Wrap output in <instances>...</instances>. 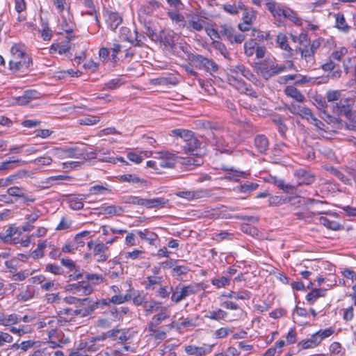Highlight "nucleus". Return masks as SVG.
<instances>
[{"label":"nucleus","mask_w":356,"mask_h":356,"mask_svg":"<svg viewBox=\"0 0 356 356\" xmlns=\"http://www.w3.org/2000/svg\"><path fill=\"white\" fill-rule=\"evenodd\" d=\"M11 58L9 60V69L14 72L28 70L32 64V60L19 44H15L10 49Z\"/></svg>","instance_id":"f257e3e1"},{"label":"nucleus","mask_w":356,"mask_h":356,"mask_svg":"<svg viewBox=\"0 0 356 356\" xmlns=\"http://www.w3.org/2000/svg\"><path fill=\"white\" fill-rule=\"evenodd\" d=\"M347 53L348 50L346 47H341L339 49L332 51L327 61L321 65V69L324 72H332L329 77L332 79H337L341 77L342 71L334 61H341Z\"/></svg>","instance_id":"f03ea898"},{"label":"nucleus","mask_w":356,"mask_h":356,"mask_svg":"<svg viewBox=\"0 0 356 356\" xmlns=\"http://www.w3.org/2000/svg\"><path fill=\"white\" fill-rule=\"evenodd\" d=\"M286 68L285 65H279L273 60H265L258 67V70L266 80L285 72Z\"/></svg>","instance_id":"7ed1b4c3"},{"label":"nucleus","mask_w":356,"mask_h":356,"mask_svg":"<svg viewBox=\"0 0 356 356\" xmlns=\"http://www.w3.org/2000/svg\"><path fill=\"white\" fill-rule=\"evenodd\" d=\"M124 202L131 204L144 206L147 208L163 207L168 203V200L163 197H156L147 200L136 196H129L125 198Z\"/></svg>","instance_id":"20e7f679"},{"label":"nucleus","mask_w":356,"mask_h":356,"mask_svg":"<svg viewBox=\"0 0 356 356\" xmlns=\"http://www.w3.org/2000/svg\"><path fill=\"white\" fill-rule=\"evenodd\" d=\"M196 292L197 288L194 285L179 284L176 286L175 289H172L171 300L177 304L186 298L188 296L195 294Z\"/></svg>","instance_id":"39448f33"},{"label":"nucleus","mask_w":356,"mask_h":356,"mask_svg":"<svg viewBox=\"0 0 356 356\" xmlns=\"http://www.w3.org/2000/svg\"><path fill=\"white\" fill-rule=\"evenodd\" d=\"M220 33L226 37L231 43L241 44L245 38V35L236 33L234 28L227 24L220 26Z\"/></svg>","instance_id":"423d86ee"},{"label":"nucleus","mask_w":356,"mask_h":356,"mask_svg":"<svg viewBox=\"0 0 356 356\" xmlns=\"http://www.w3.org/2000/svg\"><path fill=\"white\" fill-rule=\"evenodd\" d=\"M227 82L240 92L256 97L255 92H254L252 88H248L246 83L242 79L238 77V76L234 74L229 75Z\"/></svg>","instance_id":"0eeeda50"},{"label":"nucleus","mask_w":356,"mask_h":356,"mask_svg":"<svg viewBox=\"0 0 356 356\" xmlns=\"http://www.w3.org/2000/svg\"><path fill=\"white\" fill-rule=\"evenodd\" d=\"M294 177L298 186L309 185L315 181V175L304 168L296 170L294 172Z\"/></svg>","instance_id":"6e6552de"},{"label":"nucleus","mask_w":356,"mask_h":356,"mask_svg":"<svg viewBox=\"0 0 356 356\" xmlns=\"http://www.w3.org/2000/svg\"><path fill=\"white\" fill-rule=\"evenodd\" d=\"M265 6L275 19L277 21L282 20L286 7L274 0H266Z\"/></svg>","instance_id":"1a4fd4ad"},{"label":"nucleus","mask_w":356,"mask_h":356,"mask_svg":"<svg viewBox=\"0 0 356 356\" xmlns=\"http://www.w3.org/2000/svg\"><path fill=\"white\" fill-rule=\"evenodd\" d=\"M302 201H304V200L300 198V197H284L282 196L278 195H270L268 199V205L270 207H277L288 202H292V204H295L296 202L298 204H302Z\"/></svg>","instance_id":"9d476101"},{"label":"nucleus","mask_w":356,"mask_h":356,"mask_svg":"<svg viewBox=\"0 0 356 356\" xmlns=\"http://www.w3.org/2000/svg\"><path fill=\"white\" fill-rule=\"evenodd\" d=\"M338 218L337 216H336L334 213H330L328 214V216L324 217H320L319 218V222L320 224L323 225L325 227H327L329 229L334 230V231H338L343 229V226L341 225L339 222L336 220V219Z\"/></svg>","instance_id":"9b49d317"},{"label":"nucleus","mask_w":356,"mask_h":356,"mask_svg":"<svg viewBox=\"0 0 356 356\" xmlns=\"http://www.w3.org/2000/svg\"><path fill=\"white\" fill-rule=\"evenodd\" d=\"M264 180L270 184L277 186L280 189L282 190L284 193H293L296 190V186L289 184H284V180L277 178L275 176L268 175L264 178Z\"/></svg>","instance_id":"f8f14e48"},{"label":"nucleus","mask_w":356,"mask_h":356,"mask_svg":"<svg viewBox=\"0 0 356 356\" xmlns=\"http://www.w3.org/2000/svg\"><path fill=\"white\" fill-rule=\"evenodd\" d=\"M286 108L290 113L298 115L309 120V116H312V111L310 108L295 103L286 105Z\"/></svg>","instance_id":"ddd939ff"},{"label":"nucleus","mask_w":356,"mask_h":356,"mask_svg":"<svg viewBox=\"0 0 356 356\" xmlns=\"http://www.w3.org/2000/svg\"><path fill=\"white\" fill-rule=\"evenodd\" d=\"M345 102L347 103L346 104L342 101L336 103L335 107L341 115H345L349 120H353L355 117V112L350 107V103H353V99H346Z\"/></svg>","instance_id":"4468645a"},{"label":"nucleus","mask_w":356,"mask_h":356,"mask_svg":"<svg viewBox=\"0 0 356 356\" xmlns=\"http://www.w3.org/2000/svg\"><path fill=\"white\" fill-rule=\"evenodd\" d=\"M73 301L70 302V303H79L81 305H88L89 307H94V311L98 308V307H103L104 306L108 305L111 301H110V299H102L100 301H96L94 302H92V300L88 298H72Z\"/></svg>","instance_id":"2eb2a0df"},{"label":"nucleus","mask_w":356,"mask_h":356,"mask_svg":"<svg viewBox=\"0 0 356 356\" xmlns=\"http://www.w3.org/2000/svg\"><path fill=\"white\" fill-rule=\"evenodd\" d=\"M93 254L97 257V261L104 262L110 256L108 247L103 243H97L93 248Z\"/></svg>","instance_id":"dca6fc26"},{"label":"nucleus","mask_w":356,"mask_h":356,"mask_svg":"<svg viewBox=\"0 0 356 356\" xmlns=\"http://www.w3.org/2000/svg\"><path fill=\"white\" fill-rule=\"evenodd\" d=\"M69 290L74 291V293H82L84 295H89L93 291V287L88 281L83 280L70 284Z\"/></svg>","instance_id":"f3484780"},{"label":"nucleus","mask_w":356,"mask_h":356,"mask_svg":"<svg viewBox=\"0 0 356 356\" xmlns=\"http://www.w3.org/2000/svg\"><path fill=\"white\" fill-rule=\"evenodd\" d=\"M213 345H207L202 347L195 346H188L185 348V351L190 355L203 356L210 353L212 350Z\"/></svg>","instance_id":"a211bd4d"},{"label":"nucleus","mask_w":356,"mask_h":356,"mask_svg":"<svg viewBox=\"0 0 356 356\" xmlns=\"http://www.w3.org/2000/svg\"><path fill=\"white\" fill-rule=\"evenodd\" d=\"M205 21L198 17L188 15V19L186 21V27L189 30L201 31L204 26Z\"/></svg>","instance_id":"6ab92c4d"},{"label":"nucleus","mask_w":356,"mask_h":356,"mask_svg":"<svg viewBox=\"0 0 356 356\" xmlns=\"http://www.w3.org/2000/svg\"><path fill=\"white\" fill-rule=\"evenodd\" d=\"M86 307L82 309H72L70 308H65L60 311L61 314L70 315V316H80L82 317H85L90 314L92 312H94V307H89L88 305H86Z\"/></svg>","instance_id":"aec40b11"},{"label":"nucleus","mask_w":356,"mask_h":356,"mask_svg":"<svg viewBox=\"0 0 356 356\" xmlns=\"http://www.w3.org/2000/svg\"><path fill=\"white\" fill-rule=\"evenodd\" d=\"M161 41L171 49L175 46L176 33L171 30H163L160 35Z\"/></svg>","instance_id":"412c9836"},{"label":"nucleus","mask_w":356,"mask_h":356,"mask_svg":"<svg viewBox=\"0 0 356 356\" xmlns=\"http://www.w3.org/2000/svg\"><path fill=\"white\" fill-rule=\"evenodd\" d=\"M179 197L185 198L188 200L200 199L207 195V193L202 190L180 191L177 193Z\"/></svg>","instance_id":"4be33fe9"},{"label":"nucleus","mask_w":356,"mask_h":356,"mask_svg":"<svg viewBox=\"0 0 356 356\" xmlns=\"http://www.w3.org/2000/svg\"><path fill=\"white\" fill-rule=\"evenodd\" d=\"M335 27L342 33H347L350 30V26L346 23L344 15L339 13L334 14Z\"/></svg>","instance_id":"5701e85b"},{"label":"nucleus","mask_w":356,"mask_h":356,"mask_svg":"<svg viewBox=\"0 0 356 356\" xmlns=\"http://www.w3.org/2000/svg\"><path fill=\"white\" fill-rule=\"evenodd\" d=\"M284 93L286 95L294 99L298 102L302 103L306 101V98L304 95H302L300 91L293 86H286L284 89Z\"/></svg>","instance_id":"b1692460"},{"label":"nucleus","mask_w":356,"mask_h":356,"mask_svg":"<svg viewBox=\"0 0 356 356\" xmlns=\"http://www.w3.org/2000/svg\"><path fill=\"white\" fill-rule=\"evenodd\" d=\"M321 341L322 337L321 338L318 334L315 333L309 339L300 341L299 344L303 349H307L317 346Z\"/></svg>","instance_id":"393cba45"},{"label":"nucleus","mask_w":356,"mask_h":356,"mask_svg":"<svg viewBox=\"0 0 356 356\" xmlns=\"http://www.w3.org/2000/svg\"><path fill=\"white\" fill-rule=\"evenodd\" d=\"M276 42L280 49L288 53L289 56L293 55V49L289 45L288 38L285 34L280 33L277 35Z\"/></svg>","instance_id":"a878e982"},{"label":"nucleus","mask_w":356,"mask_h":356,"mask_svg":"<svg viewBox=\"0 0 356 356\" xmlns=\"http://www.w3.org/2000/svg\"><path fill=\"white\" fill-rule=\"evenodd\" d=\"M22 320V317L16 314H11L6 315L3 313V317L0 321V324L4 326H10L19 323Z\"/></svg>","instance_id":"bb28decb"},{"label":"nucleus","mask_w":356,"mask_h":356,"mask_svg":"<svg viewBox=\"0 0 356 356\" xmlns=\"http://www.w3.org/2000/svg\"><path fill=\"white\" fill-rule=\"evenodd\" d=\"M254 145L259 152L264 153L268 148V140L264 135H257L254 138Z\"/></svg>","instance_id":"cd10ccee"},{"label":"nucleus","mask_w":356,"mask_h":356,"mask_svg":"<svg viewBox=\"0 0 356 356\" xmlns=\"http://www.w3.org/2000/svg\"><path fill=\"white\" fill-rule=\"evenodd\" d=\"M282 17L289 19L290 21L293 22L296 25H298V26L302 25V20L298 17L296 12H295L294 10H293L292 9H291L288 7L285 8Z\"/></svg>","instance_id":"c85d7f7f"},{"label":"nucleus","mask_w":356,"mask_h":356,"mask_svg":"<svg viewBox=\"0 0 356 356\" xmlns=\"http://www.w3.org/2000/svg\"><path fill=\"white\" fill-rule=\"evenodd\" d=\"M37 95L38 92L35 90H26L22 96L18 97L17 102L20 105H26L32 99L37 98Z\"/></svg>","instance_id":"c756f323"},{"label":"nucleus","mask_w":356,"mask_h":356,"mask_svg":"<svg viewBox=\"0 0 356 356\" xmlns=\"http://www.w3.org/2000/svg\"><path fill=\"white\" fill-rule=\"evenodd\" d=\"M170 315L165 312H160L152 318V320L148 323V329H152V327H156L163 321L168 318Z\"/></svg>","instance_id":"7c9ffc66"},{"label":"nucleus","mask_w":356,"mask_h":356,"mask_svg":"<svg viewBox=\"0 0 356 356\" xmlns=\"http://www.w3.org/2000/svg\"><path fill=\"white\" fill-rule=\"evenodd\" d=\"M326 289H316L309 292L307 296L306 300L310 304H313L320 297L325 296Z\"/></svg>","instance_id":"2f4dec72"},{"label":"nucleus","mask_w":356,"mask_h":356,"mask_svg":"<svg viewBox=\"0 0 356 356\" xmlns=\"http://www.w3.org/2000/svg\"><path fill=\"white\" fill-rule=\"evenodd\" d=\"M89 192L91 195H107L111 193L108 184H97L90 188Z\"/></svg>","instance_id":"473e14b6"},{"label":"nucleus","mask_w":356,"mask_h":356,"mask_svg":"<svg viewBox=\"0 0 356 356\" xmlns=\"http://www.w3.org/2000/svg\"><path fill=\"white\" fill-rule=\"evenodd\" d=\"M200 143L193 135L191 138L184 143V145H183L182 147L186 152L193 153L200 146Z\"/></svg>","instance_id":"72a5a7b5"},{"label":"nucleus","mask_w":356,"mask_h":356,"mask_svg":"<svg viewBox=\"0 0 356 356\" xmlns=\"http://www.w3.org/2000/svg\"><path fill=\"white\" fill-rule=\"evenodd\" d=\"M301 57L305 60L309 66H312L315 63L314 54L312 50H310L308 47L305 46L304 48H300Z\"/></svg>","instance_id":"f704fd0d"},{"label":"nucleus","mask_w":356,"mask_h":356,"mask_svg":"<svg viewBox=\"0 0 356 356\" xmlns=\"http://www.w3.org/2000/svg\"><path fill=\"white\" fill-rule=\"evenodd\" d=\"M107 22L112 30H115L122 22V18L118 13H108Z\"/></svg>","instance_id":"c9c22d12"},{"label":"nucleus","mask_w":356,"mask_h":356,"mask_svg":"<svg viewBox=\"0 0 356 356\" xmlns=\"http://www.w3.org/2000/svg\"><path fill=\"white\" fill-rule=\"evenodd\" d=\"M137 234L141 239L148 241L151 245H154V241L158 238V236L155 233L150 232L147 229L144 231H138Z\"/></svg>","instance_id":"e433bc0d"},{"label":"nucleus","mask_w":356,"mask_h":356,"mask_svg":"<svg viewBox=\"0 0 356 356\" xmlns=\"http://www.w3.org/2000/svg\"><path fill=\"white\" fill-rule=\"evenodd\" d=\"M227 312L223 311L221 309H218L216 311H209L205 315L204 318L215 320V321H220L224 319L227 316Z\"/></svg>","instance_id":"4c0bfd02"},{"label":"nucleus","mask_w":356,"mask_h":356,"mask_svg":"<svg viewBox=\"0 0 356 356\" xmlns=\"http://www.w3.org/2000/svg\"><path fill=\"white\" fill-rule=\"evenodd\" d=\"M161 303L157 301H146L143 304V309L146 313V315H149L153 313L154 311L158 310L161 307Z\"/></svg>","instance_id":"58836bf2"},{"label":"nucleus","mask_w":356,"mask_h":356,"mask_svg":"<svg viewBox=\"0 0 356 356\" xmlns=\"http://www.w3.org/2000/svg\"><path fill=\"white\" fill-rule=\"evenodd\" d=\"M225 296L236 300H248L251 297V293L247 290L240 291L238 292L231 291L229 294L225 295Z\"/></svg>","instance_id":"ea45409f"},{"label":"nucleus","mask_w":356,"mask_h":356,"mask_svg":"<svg viewBox=\"0 0 356 356\" xmlns=\"http://www.w3.org/2000/svg\"><path fill=\"white\" fill-rule=\"evenodd\" d=\"M84 277L86 280L92 284H99L104 282L105 278L102 275L86 273Z\"/></svg>","instance_id":"a19ab883"},{"label":"nucleus","mask_w":356,"mask_h":356,"mask_svg":"<svg viewBox=\"0 0 356 356\" xmlns=\"http://www.w3.org/2000/svg\"><path fill=\"white\" fill-rule=\"evenodd\" d=\"M172 134L175 136L182 138L184 143L188 139L191 138V137L193 136V133L191 131L181 129H173L172 131Z\"/></svg>","instance_id":"79ce46f5"},{"label":"nucleus","mask_w":356,"mask_h":356,"mask_svg":"<svg viewBox=\"0 0 356 356\" xmlns=\"http://www.w3.org/2000/svg\"><path fill=\"white\" fill-rule=\"evenodd\" d=\"M222 169L228 172V175L225 177V178L230 181H238L240 177L243 176V172L235 170L233 168H228L227 167H222Z\"/></svg>","instance_id":"37998d69"},{"label":"nucleus","mask_w":356,"mask_h":356,"mask_svg":"<svg viewBox=\"0 0 356 356\" xmlns=\"http://www.w3.org/2000/svg\"><path fill=\"white\" fill-rule=\"evenodd\" d=\"M102 213L110 215L120 216L124 212V209L122 207L110 205L106 207L102 208Z\"/></svg>","instance_id":"c03bdc74"},{"label":"nucleus","mask_w":356,"mask_h":356,"mask_svg":"<svg viewBox=\"0 0 356 356\" xmlns=\"http://www.w3.org/2000/svg\"><path fill=\"white\" fill-rule=\"evenodd\" d=\"M169 17L179 27L184 28L186 26V21L181 14L177 12L169 13Z\"/></svg>","instance_id":"a18cd8bd"},{"label":"nucleus","mask_w":356,"mask_h":356,"mask_svg":"<svg viewBox=\"0 0 356 356\" xmlns=\"http://www.w3.org/2000/svg\"><path fill=\"white\" fill-rule=\"evenodd\" d=\"M159 3L156 1H150L147 4L143 5L139 10V15L150 14L153 10L159 7Z\"/></svg>","instance_id":"49530a36"},{"label":"nucleus","mask_w":356,"mask_h":356,"mask_svg":"<svg viewBox=\"0 0 356 356\" xmlns=\"http://www.w3.org/2000/svg\"><path fill=\"white\" fill-rule=\"evenodd\" d=\"M65 155L67 157L81 159L83 155V152L78 147H69L64 150Z\"/></svg>","instance_id":"de8ad7c7"},{"label":"nucleus","mask_w":356,"mask_h":356,"mask_svg":"<svg viewBox=\"0 0 356 356\" xmlns=\"http://www.w3.org/2000/svg\"><path fill=\"white\" fill-rule=\"evenodd\" d=\"M230 72L235 76H238V74H241L246 78H248L249 76L252 75L250 70H247L243 65L236 66L231 69Z\"/></svg>","instance_id":"09e8293b"},{"label":"nucleus","mask_w":356,"mask_h":356,"mask_svg":"<svg viewBox=\"0 0 356 356\" xmlns=\"http://www.w3.org/2000/svg\"><path fill=\"white\" fill-rule=\"evenodd\" d=\"M81 125H93L99 122V118L94 115H88L78 120Z\"/></svg>","instance_id":"8fccbe9b"},{"label":"nucleus","mask_w":356,"mask_h":356,"mask_svg":"<svg viewBox=\"0 0 356 356\" xmlns=\"http://www.w3.org/2000/svg\"><path fill=\"white\" fill-rule=\"evenodd\" d=\"M211 284L216 286L218 289L225 287L229 285L230 280L226 277H221L219 278L212 279L211 281Z\"/></svg>","instance_id":"3c124183"},{"label":"nucleus","mask_w":356,"mask_h":356,"mask_svg":"<svg viewBox=\"0 0 356 356\" xmlns=\"http://www.w3.org/2000/svg\"><path fill=\"white\" fill-rule=\"evenodd\" d=\"M213 48L218 51L226 58H229V52L225 45L220 41L214 40L212 43Z\"/></svg>","instance_id":"603ef678"},{"label":"nucleus","mask_w":356,"mask_h":356,"mask_svg":"<svg viewBox=\"0 0 356 356\" xmlns=\"http://www.w3.org/2000/svg\"><path fill=\"white\" fill-rule=\"evenodd\" d=\"M257 43L254 40L247 41L244 44V51L248 56H251L254 52Z\"/></svg>","instance_id":"864d4df0"},{"label":"nucleus","mask_w":356,"mask_h":356,"mask_svg":"<svg viewBox=\"0 0 356 356\" xmlns=\"http://www.w3.org/2000/svg\"><path fill=\"white\" fill-rule=\"evenodd\" d=\"M22 350L26 352L32 348H39L40 346V341L34 340L24 341L22 342Z\"/></svg>","instance_id":"5fc2aeb1"},{"label":"nucleus","mask_w":356,"mask_h":356,"mask_svg":"<svg viewBox=\"0 0 356 356\" xmlns=\"http://www.w3.org/2000/svg\"><path fill=\"white\" fill-rule=\"evenodd\" d=\"M224 10L231 15H236L238 13L239 10L244 9L243 4L236 5H231V4H225L223 6Z\"/></svg>","instance_id":"6e6d98bb"},{"label":"nucleus","mask_w":356,"mask_h":356,"mask_svg":"<svg viewBox=\"0 0 356 356\" xmlns=\"http://www.w3.org/2000/svg\"><path fill=\"white\" fill-rule=\"evenodd\" d=\"M207 58L200 54L193 55L191 60L195 63V67L199 69H204Z\"/></svg>","instance_id":"4d7b16f0"},{"label":"nucleus","mask_w":356,"mask_h":356,"mask_svg":"<svg viewBox=\"0 0 356 356\" xmlns=\"http://www.w3.org/2000/svg\"><path fill=\"white\" fill-rule=\"evenodd\" d=\"M131 298L132 297L129 293H127L125 296L115 295L111 298H110V301H111V302L113 304L119 305L131 300Z\"/></svg>","instance_id":"13d9d810"},{"label":"nucleus","mask_w":356,"mask_h":356,"mask_svg":"<svg viewBox=\"0 0 356 356\" xmlns=\"http://www.w3.org/2000/svg\"><path fill=\"white\" fill-rule=\"evenodd\" d=\"M123 84V81L121 79H114L110 80L104 84V88L108 90H115L118 88Z\"/></svg>","instance_id":"bf43d9fd"},{"label":"nucleus","mask_w":356,"mask_h":356,"mask_svg":"<svg viewBox=\"0 0 356 356\" xmlns=\"http://www.w3.org/2000/svg\"><path fill=\"white\" fill-rule=\"evenodd\" d=\"M161 277H148L145 281V289L147 290L154 289L155 286L160 282Z\"/></svg>","instance_id":"052dcab7"},{"label":"nucleus","mask_w":356,"mask_h":356,"mask_svg":"<svg viewBox=\"0 0 356 356\" xmlns=\"http://www.w3.org/2000/svg\"><path fill=\"white\" fill-rule=\"evenodd\" d=\"M20 162L19 159L9 160L3 161L0 163V172L3 170H10L14 168L15 164H18Z\"/></svg>","instance_id":"680f3d73"},{"label":"nucleus","mask_w":356,"mask_h":356,"mask_svg":"<svg viewBox=\"0 0 356 356\" xmlns=\"http://www.w3.org/2000/svg\"><path fill=\"white\" fill-rule=\"evenodd\" d=\"M241 10H243V20L244 22H250L252 24L253 19L255 18V15L254 13L253 10H248L244 6V9H242Z\"/></svg>","instance_id":"e2e57ef3"},{"label":"nucleus","mask_w":356,"mask_h":356,"mask_svg":"<svg viewBox=\"0 0 356 356\" xmlns=\"http://www.w3.org/2000/svg\"><path fill=\"white\" fill-rule=\"evenodd\" d=\"M13 341V337L8 332L0 331V347L5 346L6 343H10Z\"/></svg>","instance_id":"0e129e2a"},{"label":"nucleus","mask_w":356,"mask_h":356,"mask_svg":"<svg viewBox=\"0 0 356 356\" xmlns=\"http://www.w3.org/2000/svg\"><path fill=\"white\" fill-rule=\"evenodd\" d=\"M203 163V159L200 156H191L186 159V164L188 165L200 166Z\"/></svg>","instance_id":"69168bd1"},{"label":"nucleus","mask_w":356,"mask_h":356,"mask_svg":"<svg viewBox=\"0 0 356 356\" xmlns=\"http://www.w3.org/2000/svg\"><path fill=\"white\" fill-rule=\"evenodd\" d=\"M7 193L10 196L20 197L24 196V189L18 186H13L8 188Z\"/></svg>","instance_id":"338daca9"},{"label":"nucleus","mask_w":356,"mask_h":356,"mask_svg":"<svg viewBox=\"0 0 356 356\" xmlns=\"http://www.w3.org/2000/svg\"><path fill=\"white\" fill-rule=\"evenodd\" d=\"M341 97V92L339 90H328L326 93V98L328 102L338 101Z\"/></svg>","instance_id":"774afa93"}]
</instances>
